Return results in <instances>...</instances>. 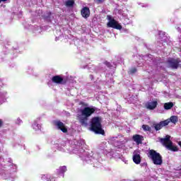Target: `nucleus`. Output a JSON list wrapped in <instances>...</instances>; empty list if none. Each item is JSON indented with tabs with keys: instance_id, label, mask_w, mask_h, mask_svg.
Masks as SVG:
<instances>
[{
	"instance_id": "nucleus-1",
	"label": "nucleus",
	"mask_w": 181,
	"mask_h": 181,
	"mask_svg": "<svg viewBox=\"0 0 181 181\" xmlns=\"http://www.w3.org/2000/svg\"><path fill=\"white\" fill-rule=\"evenodd\" d=\"M103 117H93L90 122V129L98 135H105V131L103 129Z\"/></svg>"
},
{
	"instance_id": "nucleus-2",
	"label": "nucleus",
	"mask_w": 181,
	"mask_h": 181,
	"mask_svg": "<svg viewBox=\"0 0 181 181\" xmlns=\"http://www.w3.org/2000/svg\"><path fill=\"white\" fill-rule=\"evenodd\" d=\"M97 111V107H86L81 110V115L78 116V119L80 124L83 127H87L89 117H91L92 114H94Z\"/></svg>"
},
{
	"instance_id": "nucleus-3",
	"label": "nucleus",
	"mask_w": 181,
	"mask_h": 181,
	"mask_svg": "<svg viewBox=\"0 0 181 181\" xmlns=\"http://www.w3.org/2000/svg\"><path fill=\"white\" fill-rule=\"evenodd\" d=\"M148 156L150 159H151L154 165H162L163 163V160L162 159V156L160 153H158L153 149L148 151Z\"/></svg>"
},
{
	"instance_id": "nucleus-4",
	"label": "nucleus",
	"mask_w": 181,
	"mask_h": 181,
	"mask_svg": "<svg viewBox=\"0 0 181 181\" xmlns=\"http://www.w3.org/2000/svg\"><path fill=\"white\" fill-rule=\"evenodd\" d=\"M107 19L109 21L107 24L108 28H112L113 29H117V30H121V29H122V25L119 24L115 19L111 17V16H107Z\"/></svg>"
},
{
	"instance_id": "nucleus-5",
	"label": "nucleus",
	"mask_w": 181,
	"mask_h": 181,
	"mask_svg": "<svg viewBox=\"0 0 181 181\" xmlns=\"http://www.w3.org/2000/svg\"><path fill=\"white\" fill-rule=\"evenodd\" d=\"M180 59L179 58H170L168 59L167 63L168 64V66L170 69H177L179 68V64H180Z\"/></svg>"
},
{
	"instance_id": "nucleus-6",
	"label": "nucleus",
	"mask_w": 181,
	"mask_h": 181,
	"mask_svg": "<svg viewBox=\"0 0 181 181\" xmlns=\"http://www.w3.org/2000/svg\"><path fill=\"white\" fill-rule=\"evenodd\" d=\"M169 122H170V121L169 119H166L164 121H161L158 124H154V129H156V131H160V129H162L163 127H167V125H169Z\"/></svg>"
},
{
	"instance_id": "nucleus-7",
	"label": "nucleus",
	"mask_w": 181,
	"mask_h": 181,
	"mask_svg": "<svg viewBox=\"0 0 181 181\" xmlns=\"http://www.w3.org/2000/svg\"><path fill=\"white\" fill-rule=\"evenodd\" d=\"M52 83H55L56 84H66L67 81L64 79L62 76L57 75L52 78Z\"/></svg>"
},
{
	"instance_id": "nucleus-8",
	"label": "nucleus",
	"mask_w": 181,
	"mask_h": 181,
	"mask_svg": "<svg viewBox=\"0 0 181 181\" xmlns=\"http://www.w3.org/2000/svg\"><path fill=\"white\" fill-rule=\"evenodd\" d=\"M54 124L55 127H57L58 129H60V131L64 132V134L67 133V128L64 126L63 122H60V120L55 121Z\"/></svg>"
},
{
	"instance_id": "nucleus-9",
	"label": "nucleus",
	"mask_w": 181,
	"mask_h": 181,
	"mask_svg": "<svg viewBox=\"0 0 181 181\" xmlns=\"http://www.w3.org/2000/svg\"><path fill=\"white\" fill-rule=\"evenodd\" d=\"M160 142L162 144V145H163V146L168 148V146H169L172 142V141H170V136L167 135L165 136V138H161L160 139Z\"/></svg>"
},
{
	"instance_id": "nucleus-10",
	"label": "nucleus",
	"mask_w": 181,
	"mask_h": 181,
	"mask_svg": "<svg viewBox=\"0 0 181 181\" xmlns=\"http://www.w3.org/2000/svg\"><path fill=\"white\" fill-rule=\"evenodd\" d=\"M81 14L83 18H85V19L90 18V8L87 6L83 7L81 11Z\"/></svg>"
},
{
	"instance_id": "nucleus-11",
	"label": "nucleus",
	"mask_w": 181,
	"mask_h": 181,
	"mask_svg": "<svg viewBox=\"0 0 181 181\" xmlns=\"http://www.w3.org/2000/svg\"><path fill=\"white\" fill-rule=\"evenodd\" d=\"M132 140L136 142L137 145L142 144V141H144V136L139 134H135L132 136Z\"/></svg>"
},
{
	"instance_id": "nucleus-12",
	"label": "nucleus",
	"mask_w": 181,
	"mask_h": 181,
	"mask_svg": "<svg viewBox=\"0 0 181 181\" xmlns=\"http://www.w3.org/2000/svg\"><path fill=\"white\" fill-rule=\"evenodd\" d=\"M156 107H158V101H156V100L153 101V102H149L146 105V108L148 110H155V108H156Z\"/></svg>"
},
{
	"instance_id": "nucleus-13",
	"label": "nucleus",
	"mask_w": 181,
	"mask_h": 181,
	"mask_svg": "<svg viewBox=\"0 0 181 181\" xmlns=\"http://www.w3.org/2000/svg\"><path fill=\"white\" fill-rule=\"evenodd\" d=\"M141 155H139V153L134 154L133 162L136 163V165H139V163H141Z\"/></svg>"
},
{
	"instance_id": "nucleus-14",
	"label": "nucleus",
	"mask_w": 181,
	"mask_h": 181,
	"mask_svg": "<svg viewBox=\"0 0 181 181\" xmlns=\"http://www.w3.org/2000/svg\"><path fill=\"white\" fill-rule=\"evenodd\" d=\"M167 149H169V151H172V152H177L179 151V148L177 146H173V142L172 141L168 146Z\"/></svg>"
},
{
	"instance_id": "nucleus-15",
	"label": "nucleus",
	"mask_w": 181,
	"mask_h": 181,
	"mask_svg": "<svg viewBox=\"0 0 181 181\" xmlns=\"http://www.w3.org/2000/svg\"><path fill=\"white\" fill-rule=\"evenodd\" d=\"M173 103L169 102V103H165L164 104V109L165 110H172L173 108Z\"/></svg>"
},
{
	"instance_id": "nucleus-16",
	"label": "nucleus",
	"mask_w": 181,
	"mask_h": 181,
	"mask_svg": "<svg viewBox=\"0 0 181 181\" xmlns=\"http://www.w3.org/2000/svg\"><path fill=\"white\" fill-rule=\"evenodd\" d=\"M66 6L71 8L74 6V0H68L65 3Z\"/></svg>"
},
{
	"instance_id": "nucleus-17",
	"label": "nucleus",
	"mask_w": 181,
	"mask_h": 181,
	"mask_svg": "<svg viewBox=\"0 0 181 181\" xmlns=\"http://www.w3.org/2000/svg\"><path fill=\"white\" fill-rule=\"evenodd\" d=\"M66 171H67V167L64 165V166H62V167L59 168V169L58 170V173L63 174Z\"/></svg>"
},
{
	"instance_id": "nucleus-18",
	"label": "nucleus",
	"mask_w": 181,
	"mask_h": 181,
	"mask_svg": "<svg viewBox=\"0 0 181 181\" xmlns=\"http://www.w3.org/2000/svg\"><path fill=\"white\" fill-rule=\"evenodd\" d=\"M169 121L173 122V124H176L178 121L177 116H171Z\"/></svg>"
},
{
	"instance_id": "nucleus-19",
	"label": "nucleus",
	"mask_w": 181,
	"mask_h": 181,
	"mask_svg": "<svg viewBox=\"0 0 181 181\" xmlns=\"http://www.w3.org/2000/svg\"><path fill=\"white\" fill-rule=\"evenodd\" d=\"M142 129H144V131L148 132H151V127H149V125L148 124H143Z\"/></svg>"
},
{
	"instance_id": "nucleus-20",
	"label": "nucleus",
	"mask_w": 181,
	"mask_h": 181,
	"mask_svg": "<svg viewBox=\"0 0 181 181\" xmlns=\"http://www.w3.org/2000/svg\"><path fill=\"white\" fill-rule=\"evenodd\" d=\"M33 129H35V131H37V129H40L41 126L39 124H37L36 122H35L33 124Z\"/></svg>"
},
{
	"instance_id": "nucleus-21",
	"label": "nucleus",
	"mask_w": 181,
	"mask_h": 181,
	"mask_svg": "<svg viewBox=\"0 0 181 181\" xmlns=\"http://www.w3.org/2000/svg\"><path fill=\"white\" fill-rule=\"evenodd\" d=\"M136 71H138V69H136V67L132 68L129 71V74H135V73H136Z\"/></svg>"
},
{
	"instance_id": "nucleus-22",
	"label": "nucleus",
	"mask_w": 181,
	"mask_h": 181,
	"mask_svg": "<svg viewBox=\"0 0 181 181\" xmlns=\"http://www.w3.org/2000/svg\"><path fill=\"white\" fill-rule=\"evenodd\" d=\"M104 64H105V66H107V67H108L109 69H111V67H112V64H111V63L107 61H105L104 62Z\"/></svg>"
},
{
	"instance_id": "nucleus-23",
	"label": "nucleus",
	"mask_w": 181,
	"mask_h": 181,
	"mask_svg": "<svg viewBox=\"0 0 181 181\" xmlns=\"http://www.w3.org/2000/svg\"><path fill=\"white\" fill-rule=\"evenodd\" d=\"M105 0H96V3L98 4H103Z\"/></svg>"
},
{
	"instance_id": "nucleus-24",
	"label": "nucleus",
	"mask_w": 181,
	"mask_h": 181,
	"mask_svg": "<svg viewBox=\"0 0 181 181\" xmlns=\"http://www.w3.org/2000/svg\"><path fill=\"white\" fill-rule=\"evenodd\" d=\"M52 16V12H48L47 16L45 17L46 19H48V18H50Z\"/></svg>"
},
{
	"instance_id": "nucleus-25",
	"label": "nucleus",
	"mask_w": 181,
	"mask_h": 181,
	"mask_svg": "<svg viewBox=\"0 0 181 181\" xmlns=\"http://www.w3.org/2000/svg\"><path fill=\"white\" fill-rule=\"evenodd\" d=\"M3 125H4V121H2L1 119H0V128H2Z\"/></svg>"
},
{
	"instance_id": "nucleus-26",
	"label": "nucleus",
	"mask_w": 181,
	"mask_h": 181,
	"mask_svg": "<svg viewBox=\"0 0 181 181\" xmlns=\"http://www.w3.org/2000/svg\"><path fill=\"white\" fill-rule=\"evenodd\" d=\"M6 1H8V0H0V3H1V2H6Z\"/></svg>"
},
{
	"instance_id": "nucleus-27",
	"label": "nucleus",
	"mask_w": 181,
	"mask_h": 181,
	"mask_svg": "<svg viewBox=\"0 0 181 181\" xmlns=\"http://www.w3.org/2000/svg\"><path fill=\"white\" fill-rule=\"evenodd\" d=\"M178 145H179V146H180V148H181V141H179V142H178Z\"/></svg>"
}]
</instances>
